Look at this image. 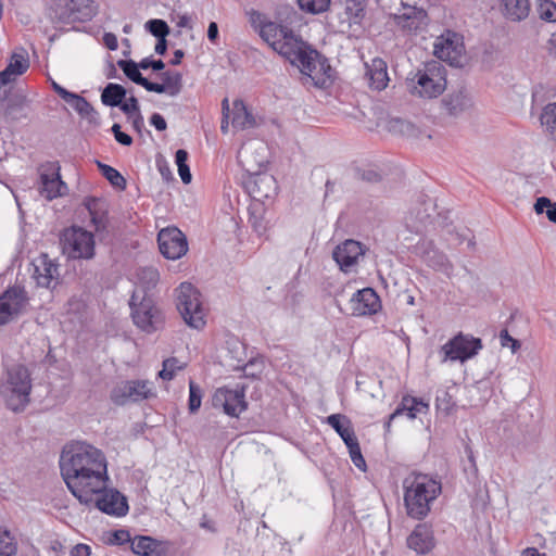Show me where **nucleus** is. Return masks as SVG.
I'll return each instance as SVG.
<instances>
[{"label":"nucleus","instance_id":"obj_1","mask_svg":"<svg viewBox=\"0 0 556 556\" xmlns=\"http://www.w3.org/2000/svg\"><path fill=\"white\" fill-rule=\"evenodd\" d=\"M60 469L67 489L87 506L110 480L104 453L85 441H74L63 447Z\"/></svg>","mask_w":556,"mask_h":556},{"label":"nucleus","instance_id":"obj_2","mask_svg":"<svg viewBox=\"0 0 556 556\" xmlns=\"http://www.w3.org/2000/svg\"><path fill=\"white\" fill-rule=\"evenodd\" d=\"M404 505L407 515L416 520L426 518L431 505L441 494L439 480L420 472H412L403 480Z\"/></svg>","mask_w":556,"mask_h":556},{"label":"nucleus","instance_id":"obj_3","mask_svg":"<svg viewBox=\"0 0 556 556\" xmlns=\"http://www.w3.org/2000/svg\"><path fill=\"white\" fill-rule=\"evenodd\" d=\"M276 52L286 58L300 72L318 84L330 68L326 60L314 49L306 45L292 30L274 48Z\"/></svg>","mask_w":556,"mask_h":556},{"label":"nucleus","instance_id":"obj_4","mask_svg":"<svg viewBox=\"0 0 556 556\" xmlns=\"http://www.w3.org/2000/svg\"><path fill=\"white\" fill-rule=\"evenodd\" d=\"M31 388L29 370L23 365H14L0 380V397L9 409L21 413L30 403Z\"/></svg>","mask_w":556,"mask_h":556},{"label":"nucleus","instance_id":"obj_5","mask_svg":"<svg viewBox=\"0 0 556 556\" xmlns=\"http://www.w3.org/2000/svg\"><path fill=\"white\" fill-rule=\"evenodd\" d=\"M410 93L424 99L439 97L446 87L445 71L439 62L425 64L408 78Z\"/></svg>","mask_w":556,"mask_h":556},{"label":"nucleus","instance_id":"obj_6","mask_svg":"<svg viewBox=\"0 0 556 556\" xmlns=\"http://www.w3.org/2000/svg\"><path fill=\"white\" fill-rule=\"evenodd\" d=\"M176 305L185 323L194 329L205 325V311L200 292L189 282H182L176 289Z\"/></svg>","mask_w":556,"mask_h":556},{"label":"nucleus","instance_id":"obj_7","mask_svg":"<svg viewBox=\"0 0 556 556\" xmlns=\"http://www.w3.org/2000/svg\"><path fill=\"white\" fill-rule=\"evenodd\" d=\"M130 306L134 323L141 330L151 333L162 327L164 320L162 312L149 294L141 295L140 289L135 290L130 299Z\"/></svg>","mask_w":556,"mask_h":556},{"label":"nucleus","instance_id":"obj_8","mask_svg":"<svg viewBox=\"0 0 556 556\" xmlns=\"http://www.w3.org/2000/svg\"><path fill=\"white\" fill-rule=\"evenodd\" d=\"M63 253L73 260H90L94 256V238L92 232L73 226L61 236Z\"/></svg>","mask_w":556,"mask_h":556},{"label":"nucleus","instance_id":"obj_9","mask_svg":"<svg viewBox=\"0 0 556 556\" xmlns=\"http://www.w3.org/2000/svg\"><path fill=\"white\" fill-rule=\"evenodd\" d=\"M251 147H243L240 151V157L245 170L251 174V177L247 181V189L251 197L257 201H264L273 198L277 193V182L273 175L267 173H258L254 170L253 165L250 164Z\"/></svg>","mask_w":556,"mask_h":556},{"label":"nucleus","instance_id":"obj_10","mask_svg":"<svg viewBox=\"0 0 556 556\" xmlns=\"http://www.w3.org/2000/svg\"><path fill=\"white\" fill-rule=\"evenodd\" d=\"M155 388L149 380H125L117 383L111 391V400L118 406L139 403L155 397Z\"/></svg>","mask_w":556,"mask_h":556},{"label":"nucleus","instance_id":"obj_11","mask_svg":"<svg viewBox=\"0 0 556 556\" xmlns=\"http://www.w3.org/2000/svg\"><path fill=\"white\" fill-rule=\"evenodd\" d=\"M212 405L228 416L238 417L247 409L245 387L237 383L233 388H218L212 396Z\"/></svg>","mask_w":556,"mask_h":556},{"label":"nucleus","instance_id":"obj_12","mask_svg":"<svg viewBox=\"0 0 556 556\" xmlns=\"http://www.w3.org/2000/svg\"><path fill=\"white\" fill-rule=\"evenodd\" d=\"M482 346V342L479 338L459 332L442 346L444 354L443 361L465 362L476 356Z\"/></svg>","mask_w":556,"mask_h":556},{"label":"nucleus","instance_id":"obj_13","mask_svg":"<svg viewBox=\"0 0 556 556\" xmlns=\"http://www.w3.org/2000/svg\"><path fill=\"white\" fill-rule=\"evenodd\" d=\"M89 505H93L106 515L123 517L128 513L127 498L116 489L108 488L94 494Z\"/></svg>","mask_w":556,"mask_h":556},{"label":"nucleus","instance_id":"obj_14","mask_svg":"<svg viewBox=\"0 0 556 556\" xmlns=\"http://www.w3.org/2000/svg\"><path fill=\"white\" fill-rule=\"evenodd\" d=\"M366 248L358 241L346 239L332 251V258L343 273H352L365 255Z\"/></svg>","mask_w":556,"mask_h":556},{"label":"nucleus","instance_id":"obj_15","mask_svg":"<svg viewBox=\"0 0 556 556\" xmlns=\"http://www.w3.org/2000/svg\"><path fill=\"white\" fill-rule=\"evenodd\" d=\"M160 252L168 260H178L188 251L185 235L176 227L162 229L157 236Z\"/></svg>","mask_w":556,"mask_h":556},{"label":"nucleus","instance_id":"obj_16","mask_svg":"<svg viewBox=\"0 0 556 556\" xmlns=\"http://www.w3.org/2000/svg\"><path fill=\"white\" fill-rule=\"evenodd\" d=\"M433 52L437 58L452 65L458 64L464 52L462 36L451 30L445 31L437 38Z\"/></svg>","mask_w":556,"mask_h":556},{"label":"nucleus","instance_id":"obj_17","mask_svg":"<svg viewBox=\"0 0 556 556\" xmlns=\"http://www.w3.org/2000/svg\"><path fill=\"white\" fill-rule=\"evenodd\" d=\"M60 167L49 164L40 168L38 191L48 201L63 197L67 192L66 184L61 179Z\"/></svg>","mask_w":556,"mask_h":556},{"label":"nucleus","instance_id":"obj_18","mask_svg":"<svg viewBox=\"0 0 556 556\" xmlns=\"http://www.w3.org/2000/svg\"><path fill=\"white\" fill-rule=\"evenodd\" d=\"M26 304L27 296L24 289L13 287L4 291L0 295V325L8 324L17 317Z\"/></svg>","mask_w":556,"mask_h":556},{"label":"nucleus","instance_id":"obj_19","mask_svg":"<svg viewBox=\"0 0 556 556\" xmlns=\"http://www.w3.org/2000/svg\"><path fill=\"white\" fill-rule=\"evenodd\" d=\"M350 309L353 316H370L381 308V301L372 288H364L353 293L350 299Z\"/></svg>","mask_w":556,"mask_h":556},{"label":"nucleus","instance_id":"obj_20","mask_svg":"<svg viewBox=\"0 0 556 556\" xmlns=\"http://www.w3.org/2000/svg\"><path fill=\"white\" fill-rule=\"evenodd\" d=\"M393 18L399 27L408 33L422 31L428 25L427 12L416 7H404Z\"/></svg>","mask_w":556,"mask_h":556},{"label":"nucleus","instance_id":"obj_21","mask_svg":"<svg viewBox=\"0 0 556 556\" xmlns=\"http://www.w3.org/2000/svg\"><path fill=\"white\" fill-rule=\"evenodd\" d=\"M252 23L258 27L260 36L274 49L291 29L276 22L266 21L264 15L257 12L252 13Z\"/></svg>","mask_w":556,"mask_h":556},{"label":"nucleus","instance_id":"obj_22","mask_svg":"<svg viewBox=\"0 0 556 556\" xmlns=\"http://www.w3.org/2000/svg\"><path fill=\"white\" fill-rule=\"evenodd\" d=\"M441 104L444 112L452 117H459L473 106L472 98L465 89L447 93L442 98Z\"/></svg>","mask_w":556,"mask_h":556},{"label":"nucleus","instance_id":"obj_23","mask_svg":"<svg viewBox=\"0 0 556 556\" xmlns=\"http://www.w3.org/2000/svg\"><path fill=\"white\" fill-rule=\"evenodd\" d=\"M437 204L431 198H426L416 207H414L406 217L407 227L412 231L420 232L422 227L431 223L432 213Z\"/></svg>","mask_w":556,"mask_h":556},{"label":"nucleus","instance_id":"obj_24","mask_svg":"<svg viewBox=\"0 0 556 556\" xmlns=\"http://www.w3.org/2000/svg\"><path fill=\"white\" fill-rule=\"evenodd\" d=\"M407 545L418 555H425L434 547L433 532L426 523H419L407 538Z\"/></svg>","mask_w":556,"mask_h":556},{"label":"nucleus","instance_id":"obj_25","mask_svg":"<svg viewBox=\"0 0 556 556\" xmlns=\"http://www.w3.org/2000/svg\"><path fill=\"white\" fill-rule=\"evenodd\" d=\"M29 67L28 53L20 48L11 55L8 66L0 72V86L13 81L17 76L24 74Z\"/></svg>","mask_w":556,"mask_h":556},{"label":"nucleus","instance_id":"obj_26","mask_svg":"<svg viewBox=\"0 0 556 556\" xmlns=\"http://www.w3.org/2000/svg\"><path fill=\"white\" fill-rule=\"evenodd\" d=\"M84 206L88 211L91 225L96 232H102L108 226L109 205L105 200L88 197L84 200Z\"/></svg>","mask_w":556,"mask_h":556},{"label":"nucleus","instance_id":"obj_27","mask_svg":"<svg viewBox=\"0 0 556 556\" xmlns=\"http://www.w3.org/2000/svg\"><path fill=\"white\" fill-rule=\"evenodd\" d=\"M34 277L38 286L50 288L58 280L59 267L48 255L42 254L36 260Z\"/></svg>","mask_w":556,"mask_h":556},{"label":"nucleus","instance_id":"obj_28","mask_svg":"<svg viewBox=\"0 0 556 556\" xmlns=\"http://www.w3.org/2000/svg\"><path fill=\"white\" fill-rule=\"evenodd\" d=\"M429 412V403L422 399H418L410 395L403 396L397 408L390 415L388 422L386 424L387 429L390 428L392 420L402 414H406L409 419H414L418 414H427Z\"/></svg>","mask_w":556,"mask_h":556},{"label":"nucleus","instance_id":"obj_29","mask_svg":"<svg viewBox=\"0 0 556 556\" xmlns=\"http://www.w3.org/2000/svg\"><path fill=\"white\" fill-rule=\"evenodd\" d=\"M65 102L71 105L81 118L89 124L99 125L100 116L93 106L81 96L72 92Z\"/></svg>","mask_w":556,"mask_h":556},{"label":"nucleus","instance_id":"obj_30","mask_svg":"<svg viewBox=\"0 0 556 556\" xmlns=\"http://www.w3.org/2000/svg\"><path fill=\"white\" fill-rule=\"evenodd\" d=\"M367 76L369 85L375 90H382L388 86L389 77L387 72V63L376 58L367 65Z\"/></svg>","mask_w":556,"mask_h":556},{"label":"nucleus","instance_id":"obj_31","mask_svg":"<svg viewBox=\"0 0 556 556\" xmlns=\"http://www.w3.org/2000/svg\"><path fill=\"white\" fill-rule=\"evenodd\" d=\"M66 7L74 20L90 21L98 12V5L93 0H70Z\"/></svg>","mask_w":556,"mask_h":556},{"label":"nucleus","instance_id":"obj_32","mask_svg":"<svg viewBox=\"0 0 556 556\" xmlns=\"http://www.w3.org/2000/svg\"><path fill=\"white\" fill-rule=\"evenodd\" d=\"M231 124L237 129H247L256 125L254 116L248 111L242 100H236L230 110Z\"/></svg>","mask_w":556,"mask_h":556},{"label":"nucleus","instance_id":"obj_33","mask_svg":"<svg viewBox=\"0 0 556 556\" xmlns=\"http://www.w3.org/2000/svg\"><path fill=\"white\" fill-rule=\"evenodd\" d=\"M504 15L514 22L525 20L530 12L529 0H502Z\"/></svg>","mask_w":556,"mask_h":556},{"label":"nucleus","instance_id":"obj_34","mask_svg":"<svg viewBox=\"0 0 556 556\" xmlns=\"http://www.w3.org/2000/svg\"><path fill=\"white\" fill-rule=\"evenodd\" d=\"M327 424L334 429L345 445H349V443H352L357 439L353 428L350 425V421L345 416L340 414H332L327 417Z\"/></svg>","mask_w":556,"mask_h":556},{"label":"nucleus","instance_id":"obj_35","mask_svg":"<svg viewBox=\"0 0 556 556\" xmlns=\"http://www.w3.org/2000/svg\"><path fill=\"white\" fill-rule=\"evenodd\" d=\"M131 551L141 556H162L161 544L150 536H137L131 541Z\"/></svg>","mask_w":556,"mask_h":556},{"label":"nucleus","instance_id":"obj_36","mask_svg":"<svg viewBox=\"0 0 556 556\" xmlns=\"http://www.w3.org/2000/svg\"><path fill=\"white\" fill-rule=\"evenodd\" d=\"M424 258L433 269L451 275L453 266L446 255L442 252L435 249H430L424 253Z\"/></svg>","mask_w":556,"mask_h":556},{"label":"nucleus","instance_id":"obj_37","mask_svg":"<svg viewBox=\"0 0 556 556\" xmlns=\"http://www.w3.org/2000/svg\"><path fill=\"white\" fill-rule=\"evenodd\" d=\"M126 97V89L118 84L110 83L103 89L101 101L108 106H119Z\"/></svg>","mask_w":556,"mask_h":556},{"label":"nucleus","instance_id":"obj_38","mask_svg":"<svg viewBox=\"0 0 556 556\" xmlns=\"http://www.w3.org/2000/svg\"><path fill=\"white\" fill-rule=\"evenodd\" d=\"M159 278V271L154 267L140 268L137 273L139 285L136 290L140 289L141 295L148 294V291L156 286Z\"/></svg>","mask_w":556,"mask_h":556},{"label":"nucleus","instance_id":"obj_39","mask_svg":"<svg viewBox=\"0 0 556 556\" xmlns=\"http://www.w3.org/2000/svg\"><path fill=\"white\" fill-rule=\"evenodd\" d=\"M364 0H340L339 4L342 7L345 14V22L356 24L363 16Z\"/></svg>","mask_w":556,"mask_h":556},{"label":"nucleus","instance_id":"obj_40","mask_svg":"<svg viewBox=\"0 0 556 556\" xmlns=\"http://www.w3.org/2000/svg\"><path fill=\"white\" fill-rule=\"evenodd\" d=\"M117 65L123 70L125 75L137 85L143 86L146 77L142 76L139 68V63L131 60H121L117 62Z\"/></svg>","mask_w":556,"mask_h":556},{"label":"nucleus","instance_id":"obj_41","mask_svg":"<svg viewBox=\"0 0 556 556\" xmlns=\"http://www.w3.org/2000/svg\"><path fill=\"white\" fill-rule=\"evenodd\" d=\"M98 167L101 172V174L110 181V184L113 187L125 189L126 187V180L125 178L119 174L118 170L113 168L110 165L103 164L98 162Z\"/></svg>","mask_w":556,"mask_h":556},{"label":"nucleus","instance_id":"obj_42","mask_svg":"<svg viewBox=\"0 0 556 556\" xmlns=\"http://www.w3.org/2000/svg\"><path fill=\"white\" fill-rule=\"evenodd\" d=\"M300 9L311 14H320L329 10L331 0H296Z\"/></svg>","mask_w":556,"mask_h":556},{"label":"nucleus","instance_id":"obj_43","mask_svg":"<svg viewBox=\"0 0 556 556\" xmlns=\"http://www.w3.org/2000/svg\"><path fill=\"white\" fill-rule=\"evenodd\" d=\"M163 84L167 89V94L170 97L177 96L181 91L182 76L179 73L164 72L162 74Z\"/></svg>","mask_w":556,"mask_h":556},{"label":"nucleus","instance_id":"obj_44","mask_svg":"<svg viewBox=\"0 0 556 556\" xmlns=\"http://www.w3.org/2000/svg\"><path fill=\"white\" fill-rule=\"evenodd\" d=\"M185 367L186 363L180 362L176 357H169L163 362V369L159 372V376L163 380H172L175 377L176 371L181 370Z\"/></svg>","mask_w":556,"mask_h":556},{"label":"nucleus","instance_id":"obj_45","mask_svg":"<svg viewBox=\"0 0 556 556\" xmlns=\"http://www.w3.org/2000/svg\"><path fill=\"white\" fill-rule=\"evenodd\" d=\"M188 161V152L186 150L179 149L175 155V163L178 167V174L184 184H189L192 179L190 168L187 164Z\"/></svg>","mask_w":556,"mask_h":556},{"label":"nucleus","instance_id":"obj_46","mask_svg":"<svg viewBox=\"0 0 556 556\" xmlns=\"http://www.w3.org/2000/svg\"><path fill=\"white\" fill-rule=\"evenodd\" d=\"M17 545L8 531L0 530V556H16Z\"/></svg>","mask_w":556,"mask_h":556},{"label":"nucleus","instance_id":"obj_47","mask_svg":"<svg viewBox=\"0 0 556 556\" xmlns=\"http://www.w3.org/2000/svg\"><path fill=\"white\" fill-rule=\"evenodd\" d=\"M538 13L541 20L556 22V4L549 0H539Z\"/></svg>","mask_w":556,"mask_h":556},{"label":"nucleus","instance_id":"obj_48","mask_svg":"<svg viewBox=\"0 0 556 556\" xmlns=\"http://www.w3.org/2000/svg\"><path fill=\"white\" fill-rule=\"evenodd\" d=\"M202 401V390L201 388L192 380L189 382V410L190 413H195L200 406Z\"/></svg>","mask_w":556,"mask_h":556},{"label":"nucleus","instance_id":"obj_49","mask_svg":"<svg viewBox=\"0 0 556 556\" xmlns=\"http://www.w3.org/2000/svg\"><path fill=\"white\" fill-rule=\"evenodd\" d=\"M346 447L349 448L350 457H351V460L354 464V466L357 467L358 469L365 471L366 470V462L362 455L358 440L356 439L352 443H349V445H346Z\"/></svg>","mask_w":556,"mask_h":556},{"label":"nucleus","instance_id":"obj_50","mask_svg":"<svg viewBox=\"0 0 556 556\" xmlns=\"http://www.w3.org/2000/svg\"><path fill=\"white\" fill-rule=\"evenodd\" d=\"M146 28L156 38L166 37L169 27L163 20H150L146 23Z\"/></svg>","mask_w":556,"mask_h":556},{"label":"nucleus","instance_id":"obj_51","mask_svg":"<svg viewBox=\"0 0 556 556\" xmlns=\"http://www.w3.org/2000/svg\"><path fill=\"white\" fill-rule=\"evenodd\" d=\"M109 541L112 544L122 545L127 542L131 543L132 540L130 539V533L127 530L119 529V530H115L112 533V536L110 538Z\"/></svg>","mask_w":556,"mask_h":556},{"label":"nucleus","instance_id":"obj_52","mask_svg":"<svg viewBox=\"0 0 556 556\" xmlns=\"http://www.w3.org/2000/svg\"><path fill=\"white\" fill-rule=\"evenodd\" d=\"M500 341L501 345L504 348L510 344L513 352H516L520 348L519 341L510 337L506 329L500 332Z\"/></svg>","mask_w":556,"mask_h":556},{"label":"nucleus","instance_id":"obj_53","mask_svg":"<svg viewBox=\"0 0 556 556\" xmlns=\"http://www.w3.org/2000/svg\"><path fill=\"white\" fill-rule=\"evenodd\" d=\"M112 132L115 137V140L117 142H119L121 144L130 146L132 143V138L129 135H127L121 130L119 124H114L112 126Z\"/></svg>","mask_w":556,"mask_h":556},{"label":"nucleus","instance_id":"obj_54","mask_svg":"<svg viewBox=\"0 0 556 556\" xmlns=\"http://www.w3.org/2000/svg\"><path fill=\"white\" fill-rule=\"evenodd\" d=\"M85 307V302L78 298H71L67 302V313H72L74 315H80Z\"/></svg>","mask_w":556,"mask_h":556},{"label":"nucleus","instance_id":"obj_55","mask_svg":"<svg viewBox=\"0 0 556 556\" xmlns=\"http://www.w3.org/2000/svg\"><path fill=\"white\" fill-rule=\"evenodd\" d=\"M140 68L148 70L152 68L153 71H162L165 67V63L162 60H151L149 58H144L139 63Z\"/></svg>","mask_w":556,"mask_h":556},{"label":"nucleus","instance_id":"obj_56","mask_svg":"<svg viewBox=\"0 0 556 556\" xmlns=\"http://www.w3.org/2000/svg\"><path fill=\"white\" fill-rule=\"evenodd\" d=\"M119 106H121V110L127 115H131L134 113L140 112L138 100L135 97H130L124 103L122 102V104Z\"/></svg>","mask_w":556,"mask_h":556},{"label":"nucleus","instance_id":"obj_57","mask_svg":"<svg viewBox=\"0 0 556 556\" xmlns=\"http://www.w3.org/2000/svg\"><path fill=\"white\" fill-rule=\"evenodd\" d=\"M222 106H223V121L220 124V130L223 134H227L228 129H229L228 118L230 117V108H229V102H228L227 98H225L223 100Z\"/></svg>","mask_w":556,"mask_h":556},{"label":"nucleus","instance_id":"obj_58","mask_svg":"<svg viewBox=\"0 0 556 556\" xmlns=\"http://www.w3.org/2000/svg\"><path fill=\"white\" fill-rule=\"evenodd\" d=\"M142 87L146 90L151 91V92L167 93V89L165 87V84L152 83V81L146 79Z\"/></svg>","mask_w":556,"mask_h":556},{"label":"nucleus","instance_id":"obj_59","mask_svg":"<svg viewBox=\"0 0 556 556\" xmlns=\"http://www.w3.org/2000/svg\"><path fill=\"white\" fill-rule=\"evenodd\" d=\"M150 124L157 130L163 131L166 129L167 124L164 117L160 113H153L150 117Z\"/></svg>","mask_w":556,"mask_h":556},{"label":"nucleus","instance_id":"obj_60","mask_svg":"<svg viewBox=\"0 0 556 556\" xmlns=\"http://www.w3.org/2000/svg\"><path fill=\"white\" fill-rule=\"evenodd\" d=\"M103 42L109 50H116L118 47L117 38L112 33H105L103 36Z\"/></svg>","mask_w":556,"mask_h":556},{"label":"nucleus","instance_id":"obj_61","mask_svg":"<svg viewBox=\"0 0 556 556\" xmlns=\"http://www.w3.org/2000/svg\"><path fill=\"white\" fill-rule=\"evenodd\" d=\"M90 555V548L88 545L85 544H77L75 545L70 553V556H89Z\"/></svg>","mask_w":556,"mask_h":556},{"label":"nucleus","instance_id":"obj_62","mask_svg":"<svg viewBox=\"0 0 556 556\" xmlns=\"http://www.w3.org/2000/svg\"><path fill=\"white\" fill-rule=\"evenodd\" d=\"M553 203L548 198L542 197L539 198L534 204V210L538 214H541L544 212V210L548 208Z\"/></svg>","mask_w":556,"mask_h":556},{"label":"nucleus","instance_id":"obj_63","mask_svg":"<svg viewBox=\"0 0 556 556\" xmlns=\"http://www.w3.org/2000/svg\"><path fill=\"white\" fill-rule=\"evenodd\" d=\"M218 26L215 22H211L207 28V38L212 43H216L218 39Z\"/></svg>","mask_w":556,"mask_h":556},{"label":"nucleus","instance_id":"obj_64","mask_svg":"<svg viewBox=\"0 0 556 556\" xmlns=\"http://www.w3.org/2000/svg\"><path fill=\"white\" fill-rule=\"evenodd\" d=\"M176 26L180 28H189L192 29V21L191 17L187 14L178 15L176 21Z\"/></svg>","mask_w":556,"mask_h":556}]
</instances>
